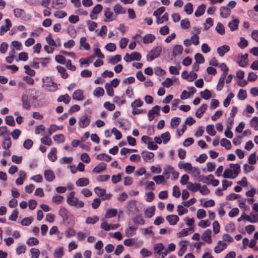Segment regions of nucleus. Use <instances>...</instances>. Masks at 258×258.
Instances as JSON below:
<instances>
[{"mask_svg": "<svg viewBox=\"0 0 258 258\" xmlns=\"http://www.w3.org/2000/svg\"><path fill=\"white\" fill-rule=\"evenodd\" d=\"M75 192L72 191L70 193L69 196L67 198V203L72 206L81 208L84 207V203L83 201H79L78 198L74 196Z\"/></svg>", "mask_w": 258, "mask_h": 258, "instance_id": "1", "label": "nucleus"}, {"mask_svg": "<svg viewBox=\"0 0 258 258\" xmlns=\"http://www.w3.org/2000/svg\"><path fill=\"white\" fill-rule=\"evenodd\" d=\"M162 51L161 46H156L151 50L149 54L147 55V59L148 61H151L155 58L159 57Z\"/></svg>", "mask_w": 258, "mask_h": 258, "instance_id": "2", "label": "nucleus"}, {"mask_svg": "<svg viewBox=\"0 0 258 258\" xmlns=\"http://www.w3.org/2000/svg\"><path fill=\"white\" fill-rule=\"evenodd\" d=\"M67 5V0H52L51 7L54 9H60Z\"/></svg>", "mask_w": 258, "mask_h": 258, "instance_id": "3", "label": "nucleus"}, {"mask_svg": "<svg viewBox=\"0 0 258 258\" xmlns=\"http://www.w3.org/2000/svg\"><path fill=\"white\" fill-rule=\"evenodd\" d=\"M160 106L158 105L155 106L151 110H150L148 112V118L150 121L152 120L154 118V114H156L157 115H159V110H160Z\"/></svg>", "mask_w": 258, "mask_h": 258, "instance_id": "4", "label": "nucleus"}, {"mask_svg": "<svg viewBox=\"0 0 258 258\" xmlns=\"http://www.w3.org/2000/svg\"><path fill=\"white\" fill-rule=\"evenodd\" d=\"M22 106L24 108L28 110L31 107L29 96L27 94H24L22 96Z\"/></svg>", "mask_w": 258, "mask_h": 258, "instance_id": "5", "label": "nucleus"}, {"mask_svg": "<svg viewBox=\"0 0 258 258\" xmlns=\"http://www.w3.org/2000/svg\"><path fill=\"white\" fill-rule=\"evenodd\" d=\"M58 214L63 221H66L68 219L70 212L64 207H61L59 210Z\"/></svg>", "mask_w": 258, "mask_h": 258, "instance_id": "6", "label": "nucleus"}, {"mask_svg": "<svg viewBox=\"0 0 258 258\" xmlns=\"http://www.w3.org/2000/svg\"><path fill=\"white\" fill-rule=\"evenodd\" d=\"M44 176L45 179L49 181H52L55 178V175L53 172L51 170H45L44 172Z\"/></svg>", "mask_w": 258, "mask_h": 258, "instance_id": "7", "label": "nucleus"}, {"mask_svg": "<svg viewBox=\"0 0 258 258\" xmlns=\"http://www.w3.org/2000/svg\"><path fill=\"white\" fill-rule=\"evenodd\" d=\"M90 122V118L87 116H83L80 118L79 124V126L82 128L87 127Z\"/></svg>", "mask_w": 258, "mask_h": 258, "instance_id": "8", "label": "nucleus"}, {"mask_svg": "<svg viewBox=\"0 0 258 258\" xmlns=\"http://www.w3.org/2000/svg\"><path fill=\"white\" fill-rule=\"evenodd\" d=\"M142 156L144 160L146 162H151V160L154 157V154L152 152L143 151L141 153Z\"/></svg>", "mask_w": 258, "mask_h": 258, "instance_id": "9", "label": "nucleus"}, {"mask_svg": "<svg viewBox=\"0 0 258 258\" xmlns=\"http://www.w3.org/2000/svg\"><path fill=\"white\" fill-rule=\"evenodd\" d=\"M211 230L210 229H207L202 234V239L208 243H212V239L211 238Z\"/></svg>", "mask_w": 258, "mask_h": 258, "instance_id": "10", "label": "nucleus"}, {"mask_svg": "<svg viewBox=\"0 0 258 258\" xmlns=\"http://www.w3.org/2000/svg\"><path fill=\"white\" fill-rule=\"evenodd\" d=\"M6 25H3L0 28V35H3L5 32H6L9 30L10 27L12 26V24L10 20L9 19L5 20Z\"/></svg>", "mask_w": 258, "mask_h": 258, "instance_id": "11", "label": "nucleus"}, {"mask_svg": "<svg viewBox=\"0 0 258 258\" xmlns=\"http://www.w3.org/2000/svg\"><path fill=\"white\" fill-rule=\"evenodd\" d=\"M166 219L170 225H175L179 221V218L177 215H171L167 216Z\"/></svg>", "mask_w": 258, "mask_h": 258, "instance_id": "12", "label": "nucleus"}, {"mask_svg": "<svg viewBox=\"0 0 258 258\" xmlns=\"http://www.w3.org/2000/svg\"><path fill=\"white\" fill-rule=\"evenodd\" d=\"M73 98L78 101L82 100L84 99L83 91L81 89L76 90L73 94Z\"/></svg>", "mask_w": 258, "mask_h": 258, "instance_id": "13", "label": "nucleus"}, {"mask_svg": "<svg viewBox=\"0 0 258 258\" xmlns=\"http://www.w3.org/2000/svg\"><path fill=\"white\" fill-rule=\"evenodd\" d=\"M229 167L233 169H232V172L234 174V175L235 176V177L237 176L238 174L240 172V166L239 164L236 163V164H233L230 163L229 164Z\"/></svg>", "mask_w": 258, "mask_h": 258, "instance_id": "14", "label": "nucleus"}, {"mask_svg": "<svg viewBox=\"0 0 258 258\" xmlns=\"http://www.w3.org/2000/svg\"><path fill=\"white\" fill-rule=\"evenodd\" d=\"M239 65L241 67H244L248 64V54L245 53L239 57L238 61Z\"/></svg>", "mask_w": 258, "mask_h": 258, "instance_id": "15", "label": "nucleus"}, {"mask_svg": "<svg viewBox=\"0 0 258 258\" xmlns=\"http://www.w3.org/2000/svg\"><path fill=\"white\" fill-rule=\"evenodd\" d=\"M220 12L221 16L224 18L228 17L231 13L230 10L227 7H221Z\"/></svg>", "mask_w": 258, "mask_h": 258, "instance_id": "16", "label": "nucleus"}, {"mask_svg": "<svg viewBox=\"0 0 258 258\" xmlns=\"http://www.w3.org/2000/svg\"><path fill=\"white\" fill-rule=\"evenodd\" d=\"M106 168V164L104 162H101L96 166L92 171L95 173H99L105 170Z\"/></svg>", "mask_w": 258, "mask_h": 258, "instance_id": "17", "label": "nucleus"}, {"mask_svg": "<svg viewBox=\"0 0 258 258\" xmlns=\"http://www.w3.org/2000/svg\"><path fill=\"white\" fill-rule=\"evenodd\" d=\"M208 106L206 104H203L196 112V116L198 118H201L203 114L207 109Z\"/></svg>", "mask_w": 258, "mask_h": 258, "instance_id": "18", "label": "nucleus"}, {"mask_svg": "<svg viewBox=\"0 0 258 258\" xmlns=\"http://www.w3.org/2000/svg\"><path fill=\"white\" fill-rule=\"evenodd\" d=\"M230 48L228 45H223L222 46L217 48V52L220 56H223L225 53L228 52Z\"/></svg>", "mask_w": 258, "mask_h": 258, "instance_id": "19", "label": "nucleus"}, {"mask_svg": "<svg viewBox=\"0 0 258 258\" xmlns=\"http://www.w3.org/2000/svg\"><path fill=\"white\" fill-rule=\"evenodd\" d=\"M126 209L130 212H134L137 209L136 201L135 200H131L128 202Z\"/></svg>", "mask_w": 258, "mask_h": 258, "instance_id": "20", "label": "nucleus"}, {"mask_svg": "<svg viewBox=\"0 0 258 258\" xmlns=\"http://www.w3.org/2000/svg\"><path fill=\"white\" fill-rule=\"evenodd\" d=\"M155 206H152L149 208L146 209L144 210V214L147 218H151L155 214Z\"/></svg>", "mask_w": 258, "mask_h": 258, "instance_id": "21", "label": "nucleus"}, {"mask_svg": "<svg viewBox=\"0 0 258 258\" xmlns=\"http://www.w3.org/2000/svg\"><path fill=\"white\" fill-rule=\"evenodd\" d=\"M187 188L192 192H195L199 190L201 187V184L199 183H192L191 182H188L187 185Z\"/></svg>", "mask_w": 258, "mask_h": 258, "instance_id": "22", "label": "nucleus"}, {"mask_svg": "<svg viewBox=\"0 0 258 258\" xmlns=\"http://www.w3.org/2000/svg\"><path fill=\"white\" fill-rule=\"evenodd\" d=\"M239 20L237 19H235L231 21H230L228 23V26L229 27L230 30L232 31H235L238 28Z\"/></svg>", "mask_w": 258, "mask_h": 258, "instance_id": "23", "label": "nucleus"}, {"mask_svg": "<svg viewBox=\"0 0 258 258\" xmlns=\"http://www.w3.org/2000/svg\"><path fill=\"white\" fill-rule=\"evenodd\" d=\"M56 151V148L53 147L48 154V158L52 162L55 161L57 159Z\"/></svg>", "mask_w": 258, "mask_h": 258, "instance_id": "24", "label": "nucleus"}, {"mask_svg": "<svg viewBox=\"0 0 258 258\" xmlns=\"http://www.w3.org/2000/svg\"><path fill=\"white\" fill-rule=\"evenodd\" d=\"M117 213V210L115 209H110L106 211L105 214L106 218H110L115 217Z\"/></svg>", "mask_w": 258, "mask_h": 258, "instance_id": "25", "label": "nucleus"}, {"mask_svg": "<svg viewBox=\"0 0 258 258\" xmlns=\"http://www.w3.org/2000/svg\"><path fill=\"white\" fill-rule=\"evenodd\" d=\"M206 6L204 4H202L199 6L195 13V15L196 17H200L204 14L205 11Z\"/></svg>", "mask_w": 258, "mask_h": 258, "instance_id": "26", "label": "nucleus"}, {"mask_svg": "<svg viewBox=\"0 0 258 258\" xmlns=\"http://www.w3.org/2000/svg\"><path fill=\"white\" fill-rule=\"evenodd\" d=\"M89 183V181L87 178H80L76 182V184L78 186H86Z\"/></svg>", "mask_w": 258, "mask_h": 258, "instance_id": "27", "label": "nucleus"}, {"mask_svg": "<svg viewBox=\"0 0 258 258\" xmlns=\"http://www.w3.org/2000/svg\"><path fill=\"white\" fill-rule=\"evenodd\" d=\"M86 38L85 37H82L80 38V49H81V47L83 46L84 49L87 50H88L90 48V45L88 43L86 42Z\"/></svg>", "mask_w": 258, "mask_h": 258, "instance_id": "28", "label": "nucleus"}, {"mask_svg": "<svg viewBox=\"0 0 258 258\" xmlns=\"http://www.w3.org/2000/svg\"><path fill=\"white\" fill-rule=\"evenodd\" d=\"M183 47L181 45H176L173 48V55L175 56L178 54H181L182 53Z\"/></svg>", "mask_w": 258, "mask_h": 258, "instance_id": "29", "label": "nucleus"}, {"mask_svg": "<svg viewBox=\"0 0 258 258\" xmlns=\"http://www.w3.org/2000/svg\"><path fill=\"white\" fill-rule=\"evenodd\" d=\"M114 12L116 14H120L125 13L126 11L125 9L122 7L120 4H117L114 7Z\"/></svg>", "mask_w": 258, "mask_h": 258, "instance_id": "30", "label": "nucleus"}, {"mask_svg": "<svg viewBox=\"0 0 258 258\" xmlns=\"http://www.w3.org/2000/svg\"><path fill=\"white\" fill-rule=\"evenodd\" d=\"M121 57L119 54H116L113 57H111L108 59V62L114 64L121 60Z\"/></svg>", "mask_w": 258, "mask_h": 258, "instance_id": "31", "label": "nucleus"}, {"mask_svg": "<svg viewBox=\"0 0 258 258\" xmlns=\"http://www.w3.org/2000/svg\"><path fill=\"white\" fill-rule=\"evenodd\" d=\"M155 39V37L154 35L151 34H148L146 35L143 37V42L144 43H151Z\"/></svg>", "mask_w": 258, "mask_h": 258, "instance_id": "32", "label": "nucleus"}, {"mask_svg": "<svg viewBox=\"0 0 258 258\" xmlns=\"http://www.w3.org/2000/svg\"><path fill=\"white\" fill-rule=\"evenodd\" d=\"M221 145L224 147L226 150H229L231 148V142L226 139L223 138L221 140Z\"/></svg>", "mask_w": 258, "mask_h": 258, "instance_id": "33", "label": "nucleus"}, {"mask_svg": "<svg viewBox=\"0 0 258 258\" xmlns=\"http://www.w3.org/2000/svg\"><path fill=\"white\" fill-rule=\"evenodd\" d=\"M233 172L232 169H226L224 170V173L223 174V177L225 178H230L233 179L235 178V176L233 175Z\"/></svg>", "mask_w": 258, "mask_h": 258, "instance_id": "34", "label": "nucleus"}, {"mask_svg": "<svg viewBox=\"0 0 258 258\" xmlns=\"http://www.w3.org/2000/svg\"><path fill=\"white\" fill-rule=\"evenodd\" d=\"M71 100V98L69 95L66 94L60 96L57 99L58 102H63L66 104H68Z\"/></svg>", "mask_w": 258, "mask_h": 258, "instance_id": "35", "label": "nucleus"}, {"mask_svg": "<svg viewBox=\"0 0 258 258\" xmlns=\"http://www.w3.org/2000/svg\"><path fill=\"white\" fill-rule=\"evenodd\" d=\"M26 243L28 245L30 246L36 245L38 244L39 240L35 237H30L27 240Z\"/></svg>", "mask_w": 258, "mask_h": 258, "instance_id": "36", "label": "nucleus"}, {"mask_svg": "<svg viewBox=\"0 0 258 258\" xmlns=\"http://www.w3.org/2000/svg\"><path fill=\"white\" fill-rule=\"evenodd\" d=\"M57 71L61 74V76L63 79H66L68 77V74L66 73V70L64 68L61 66H57L56 67Z\"/></svg>", "mask_w": 258, "mask_h": 258, "instance_id": "37", "label": "nucleus"}, {"mask_svg": "<svg viewBox=\"0 0 258 258\" xmlns=\"http://www.w3.org/2000/svg\"><path fill=\"white\" fill-rule=\"evenodd\" d=\"M99 218L97 216L88 217L86 219V223L88 224H94L99 221Z\"/></svg>", "mask_w": 258, "mask_h": 258, "instance_id": "38", "label": "nucleus"}, {"mask_svg": "<svg viewBox=\"0 0 258 258\" xmlns=\"http://www.w3.org/2000/svg\"><path fill=\"white\" fill-rule=\"evenodd\" d=\"M12 145L11 139L10 137L5 138L3 142L2 147L4 149H9Z\"/></svg>", "mask_w": 258, "mask_h": 258, "instance_id": "39", "label": "nucleus"}, {"mask_svg": "<svg viewBox=\"0 0 258 258\" xmlns=\"http://www.w3.org/2000/svg\"><path fill=\"white\" fill-rule=\"evenodd\" d=\"M178 167L180 169H184L185 170H190V169H192V165L189 163H183L182 162H180L178 163Z\"/></svg>", "mask_w": 258, "mask_h": 258, "instance_id": "40", "label": "nucleus"}, {"mask_svg": "<svg viewBox=\"0 0 258 258\" xmlns=\"http://www.w3.org/2000/svg\"><path fill=\"white\" fill-rule=\"evenodd\" d=\"M200 95L201 97L205 100H208L211 97V93L208 89H205L204 91H201Z\"/></svg>", "mask_w": 258, "mask_h": 258, "instance_id": "41", "label": "nucleus"}, {"mask_svg": "<svg viewBox=\"0 0 258 258\" xmlns=\"http://www.w3.org/2000/svg\"><path fill=\"white\" fill-rule=\"evenodd\" d=\"M134 223L137 224L144 225L145 221L141 215H137L133 219Z\"/></svg>", "mask_w": 258, "mask_h": 258, "instance_id": "42", "label": "nucleus"}, {"mask_svg": "<svg viewBox=\"0 0 258 258\" xmlns=\"http://www.w3.org/2000/svg\"><path fill=\"white\" fill-rule=\"evenodd\" d=\"M104 94V90L101 87H97L93 92V95L97 97L102 96Z\"/></svg>", "mask_w": 258, "mask_h": 258, "instance_id": "43", "label": "nucleus"}, {"mask_svg": "<svg viewBox=\"0 0 258 258\" xmlns=\"http://www.w3.org/2000/svg\"><path fill=\"white\" fill-rule=\"evenodd\" d=\"M184 11L188 15L192 14L193 12L192 5L190 3H187L184 6Z\"/></svg>", "mask_w": 258, "mask_h": 258, "instance_id": "44", "label": "nucleus"}, {"mask_svg": "<svg viewBox=\"0 0 258 258\" xmlns=\"http://www.w3.org/2000/svg\"><path fill=\"white\" fill-rule=\"evenodd\" d=\"M206 131L207 133L211 136H215L216 133L214 130V125L212 124H209L206 126Z\"/></svg>", "mask_w": 258, "mask_h": 258, "instance_id": "45", "label": "nucleus"}, {"mask_svg": "<svg viewBox=\"0 0 258 258\" xmlns=\"http://www.w3.org/2000/svg\"><path fill=\"white\" fill-rule=\"evenodd\" d=\"M105 88L108 96L112 97L114 95L113 89L109 83H107L105 84Z\"/></svg>", "mask_w": 258, "mask_h": 258, "instance_id": "46", "label": "nucleus"}, {"mask_svg": "<svg viewBox=\"0 0 258 258\" xmlns=\"http://www.w3.org/2000/svg\"><path fill=\"white\" fill-rule=\"evenodd\" d=\"M6 123L11 126L15 125V122L14 117L12 115L7 116L5 118Z\"/></svg>", "mask_w": 258, "mask_h": 258, "instance_id": "47", "label": "nucleus"}, {"mask_svg": "<svg viewBox=\"0 0 258 258\" xmlns=\"http://www.w3.org/2000/svg\"><path fill=\"white\" fill-rule=\"evenodd\" d=\"M102 9L103 7L101 5L97 4L93 8L91 11V13L95 15H97L101 12Z\"/></svg>", "mask_w": 258, "mask_h": 258, "instance_id": "48", "label": "nucleus"}, {"mask_svg": "<svg viewBox=\"0 0 258 258\" xmlns=\"http://www.w3.org/2000/svg\"><path fill=\"white\" fill-rule=\"evenodd\" d=\"M181 67L179 64L178 65V67H174L171 66L169 68V72L172 75H178L179 74L178 70L180 69Z\"/></svg>", "mask_w": 258, "mask_h": 258, "instance_id": "49", "label": "nucleus"}, {"mask_svg": "<svg viewBox=\"0 0 258 258\" xmlns=\"http://www.w3.org/2000/svg\"><path fill=\"white\" fill-rule=\"evenodd\" d=\"M164 249V246L162 243H158L155 245L154 246V250L155 253H158L159 255L161 254V251H162Z\"/></svg>", "mask_w": 258, "mask_h": 258, "instance_id": "50", "label": "nucleus"}, {"mask_svg": "<svg viewBox=\"0 0 258 258\" xmlns=\"http://www.w3.org/2000/svg\"><path fill=\"white\" fill-rule=\"evenodd\" d=\"M31 254V258H38L40 252L38 249L35 248H32L30 249Z\"/></svg>", "mask_w": 258, "mask_h": 258, "instance_id": "51", "label": "nucleus"}, {"mask_svg": "<svg viewBox=\"0 0 258 258\" xmlns=\"http://www.w3.org/2000/svg\"><path fill=\"white\" fill-rule=\"evenodd\" d=\"M247 97V93L245 90L240 89L237 97L241 100H244Z\"/></svg>", "mask_w": 258, "mask_h": 258, "instance_id": "52", "label": "nucleus"}, {"mask_svg": "<svg viewBox=\"0 0 258 258\" xmlns=\"http://www.w3.org/2000/svg\"><path fill=\"white\" fill-rule=\"evenodd\" d=\"M216 31L220 34L223 35L225 33V29L223 25L221 23H218L216 27Z\"/></svg>", "mask_w": 258, "mask_h": 258, "instance_id": "53", "label": "nucleus"}, {"mask_svg": "<svg viewBox=\"0 0 258 258\" xmlns=\"http://www.w3.org/2000/svg\"><path fill=\"white\" fill-rule=\"evenodd\" d=\"M161 138L163 139L164 144H166L170 139V135L168 132H166L161 135Z\"/></svg>", "mask_w": 258, "mask_h": 258, "instance_id": "54", "label": "nucleus"}, {"mask_svg": "<svg viewBox=\"0 0 258 258\" xmlns=\"http://www.w3.org/2000/svg\"><path fill=\"white\" fill-rule=\"evenodd\" d=\"M153 179L157 184L165 182V178L163 175H157L154 176Z\"/></svg>", "mask_w": 258, "mask_h": 258, "instance_id": "55", "label": "nucleus"}, {"mask_svg": "<svg viewBox=\"0 0 258 258\" xmlns=\"http://www.w3.org/2000/svg\"><path fill=\"white\" fill-rule=\"evenodd\" d=\"M14 16L17 18H19L25 14V11L21 9H15L13 11Z\"/></svg>", "mask_w": 258, "mask_h": 258, "instance_id": "56", "label": "nucleus"}, {"mask_svg": "<svg viewBox=\"0 0 258 258\" xmlns=\"http://www.w3.org/2000/svg\"><path fill=\"white\" fill-rule=\"evenodd\" d=\"M238 46L243 49L248 45V41L244 37H240V41L238 43Z\"/></svg>", "mask_w": 258, "mask_h": 258, "instance_id": "57", "label": "nucleus"}, {"mask_svg": "<svg viewBox=\"0 0 258 258\" xmlns=\"http://www.w3.org/2000/svg\"><path fill=\"white\" fill-rule=\"evenodd\" d=\"M95 192L98 195L99 197H103L106 194V190L105 189H102L99 187H96L94 188Z\"/></svg>", "mask_w": 258, "mask_h": 258, "instance_id": "58", "label": "nucleus"}, {"mask_svg": "<svg viewBox=\"0 0 258 258\" xmlns=\"http://www.w3.org/2000/svg\"><path fill=\"white\" fill-rule=\"evenodd\" d=\"M143 102L140 99L135 100L131 103V106L133 108H136L137 107H141L143 105Z\"/></svg>", "mask_w": 258, "mask_h": 258, "instance_id": "59", "label": "nucleus"}, {"mask_svg": "<svg viewBox=\"0 0 258 258\" xmlns=\"http://www.w3.org/2000/svg\"><path fill=\"white\" fill-rule=\"evenodd\" d=\"M195 59L196 60V62L198 63H202L205 61V59L203 56L199 53H196L195 56Z\"/></svg>", "mask_w": 258, "mask_h": 258, "instance_id": "60", "label": "nucleus"}, {"mask_svg": "<svg viewBox=\"0 0 258 258\" xmlns=\"http://www.w3.org/2000/svg\"><path fill=\"white\" fill-rule=\"evenodd\" d=\"M173 168L170 166H168L164 168L163 174L166 176V179L169 178V173L172 172Z\"/></svg>", "mask_w": 258, "mask_h": 258, "instance_id": "61", "label": "nucleus"}, {"mask_svg": "<svg viewBox=\"0 0 258 258\" xmlns=\"http://www.w3.org/2000/svg\"><path fill=\"white\" fill-rule=\"evenodd\" d=\"M54 257L55 258H61L63 255V248L60 247L54 251Z\"/></svg>", "mask_w": 258, "mask_h": 258, "instance_id": "62", "label": "nucleus"}, {"mask_svg": "<svg viewBox=\"0 0 258 258\" xmlns=\"http://www.w3.org/2000/svg\"><path fill=\"white\" fill-rule=\"evenodd\" d=\"M132 60L140 61L141 59V55L138 52H133L131 54Z\"/></svg>", "mask_w": 258, "mask_h": 258, "instance_id": "63", "label": "nucleus"}, {"mask_svg": "<svg viewBox=\"0 0 258 258\" xmlns=\"http://www.w3.org/2000/svg\"><path fill=\"white\" fill-rule=\"evenodd\" d=\"M53 140L58 143H62L64 141V137L61 134L56 135L53 136Z\"/></svg>", "mask_w": 258, "mask_h": 258, "instance_id": "64", "label": "nucleus"}]
</instances>
